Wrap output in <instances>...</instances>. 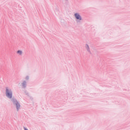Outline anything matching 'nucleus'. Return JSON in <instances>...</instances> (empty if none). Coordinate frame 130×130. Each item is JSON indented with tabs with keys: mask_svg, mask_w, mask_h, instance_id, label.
<instances>
[{
	"mask_svg": "<svg viewBox=\"0 0 130 130\" xmlns=\"http://www.w3.org/2000/svg\"><path fill=\"white\" fill-rule=\"evenodd\" d=\"M5 95L8 99H13V90L9 87H6Z\"/></svg>",
	"mask_w": 130,
	"mask_h": 130,
	"instance_id": "f257e3e1",
	"label": "nucleus"
},
{
	"mask_svg": "<svg viewBox=\"0 0 130 130\" xmlns=\"http://www.w3.org/2000/svg\"><path fill=\"white\" fill-rule=\"evenodd\" d=\"M11 101L13 104L14 106L16 107L17 111H19L20 110V108L21 107L20 102L18 101V100H17V99L15 98L11 99Z\"/></svg>",
	"mask_w": 130,
	"mask_h": 130,
	"instance_id": "f03ea898",
	"label": "nucleus"
},
{
	"mask_svg": "<svg viewBox=\"0 0 130 130\" xmlns=\"http://www.w3.org/2000/svg\"><path fill=\"white\" fill-rule=\"evenodd\" d=\"M74 17L75 19H76L77 23H79L80 21H82V16H81V15H80V13H76L74 14Z\"/></svg>",
	"mask_w": 130,
	"mask_h": 130,
	"instance_id": "7ed1b4c3",
	"label": "nucleus"
},
{
	"mask_svg": "<svg viewBox=\"0 0 130 130\" xmlns=\"http://www.w3.org/2000/svg\"><path fill=\"white\" fill-rule=\"evenodd\" d=\"M21 87L22 89H26L27 88V81L24 80L21 83Z\"/></svg>",
	"mask_w": 130,
	"mask_h": 130,
	"instance_id": "20e7f679",
	"label": "nucleus"
},
{
	"mask_svg": "<svg viewBox=\"0 0 130 130\" xmlns=\"http://www.w3.org/2000/svg\"><path fill=\"white\" fill-rule=\"evenodd\" d=\"M85 48L87 52H89V53L91 54V51H90V47H89V45L86 44L85 45Z\"/></svg>",
	"mask_w": 130,
	"mask_h": 130,
	"instance_id": "39448f33",
	"label": "nucleus"
},
{
	"mask_svg": "<svg viewBox=\"0 0 130 130\" xmlns=\"http://www.w3.org/2000/svg\"><path fill=\"white\" fill-rule=\"evenodd\" d=\"M17 53L19 55H22V54H23V51L19 50L17 51Z\"/></svg>",
	"mask_w": 130,
	"mask_h": 130,
	"instance_id": "423d86ee",
	"label": "nucleus"
},
{
	"mask_svg": "<svg viewBox=\"0 0 130 130\" xmlns=\"http://www.w3.org/2000/svg\"><path fill=\"white\" fill-rule=\"evenodd\" d=\"M24 93H25V95H26L27 96H29V92H28L27 91V90H24Z\"/></svg>",
	"mask_w": 130,
	"mask_h": 130,
	"instance_id": "0eeeda50",
	"label": "nucleus"
},
{
	"mask_svg": "<svg viewBox=\"0 0 130 130\" xmlns=\"http://www.w3.org/2000/svg\"><path fill=\"white\" fill-rule=\"evenodd\" d=\"M29 79H30V77H29V76H26L25 77V80H26V81H29Z\"/></svg>",
	"mask_w": 130,
	"mask_h": 130,
	"instance_id": "6e6552de",
	"label": "nucleus"
},
{
	"mask_svg": "<svg viewBox=\"0 0 130 130\" xmlns=\"http://www.w3.org/2000/svg\"><path fill=\"white\" fill-rule=\"evenodd\" d=\"M23 128H24V130H28L26 127H23Z\"/></svg>",
	"mask_w": 130,
	"mask_h": 130,
	"instance_id": "1a4fd4ad",
	"label": "nucleus"
},
{
	"mask_svg": "<svg viewBox=\"0 0 130 130\" xmlns=\"http://www.w3.org/2000/svg\"><path fill=\"white\" fill-rule=\"evenodd\" d=\"M66 2H68V1H69V0H66Z\"/></svg>",
	"mask_w": 130,
	"mask_h": 130,
	"instance_id": "9d476101",
	"label": "nucleus"
}]
</instances>
